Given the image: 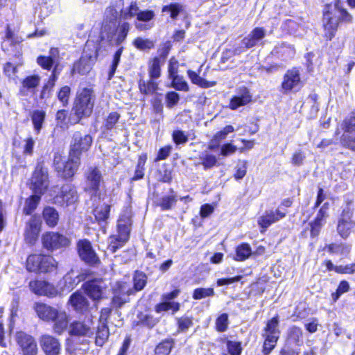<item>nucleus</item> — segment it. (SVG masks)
Returning <instances> with one entry per match:
<instances>
[{"label": "nucleus", "mask_w": 355, "mask_h": 355, "mask_svg": "<svg viewBox=\"0 0 355 355\" xmlns=\"http://www.w3.org/2000/svg\"><path fill=\"white\" fill-rule=\"evenodd\" d=\"M40 272H48L55 271L58 268V262L52 256L42 255Z\"/></svg>", "instance_id": "nucleus-38"}, {"label": "nucleus", "mask_w": 355, "mask_h": 355, "mask_svg": "<svg viewBox=\"0 0 355 355\" xmlns=\"http://www.w3.org/2000/svg\"><path fill=\"white\" fill-rule=\"evenodd\" d=\"M355 227V220L353 219V211L347 207L343 209L337 225L338 234L344 239L349 236L352 230Z\"/></svg>", "instance_id": "nucleus-11"}, {"label": "nucleus", "mask_w": 355, "mask_h": 355, "mask_svg": "<svg viewBox=\"0 0 355 355\" xmlns=\"http://www.w3.org/2000/svg\"><path fill=\"white\" fill-rule=\"evenodd\" d=\"M41 347L46 355H59L60 344L54 337L44 335L40 340Z\"/></svg>", "instance_id": "nucleus-21"}, {"label": "nucleus", "mask_w": 355, "mask_h": 355, "mask_svg": "<svg viewBox=\"0 0 355 355\" xmlns=\"http://www.w3.org/2000/svg\"><path fill=\"white\" fill-rule=\"evenodd\" d=\"M187 74L191 81L197 85L202 87L207 88L213 87L216 85L215 82H208L206 80L202 78L197 73L193 71L188 70Z\"/></svg>", "instance_id": "nucleus-40"}, {"label": "nucleus", "mask_w": 355, "mask_h": 355, "mask_svg": "<svg viewBox=\"0 0 355 355\" xmlns=\"http://www.w3.org/2000/svg\"><path fill=\"white\" fill-rule=\"evenodd\" d=\"M112 304L116 308H121L127 302L129 295L133 293L130 286L125 282H118L113 287Z\"/></svg>", "instance_id": "nucleus-13"}, {"label": "nucleus", "mask_w": 355, "mask_h": 355, "mask_svg": "<svg viewBox=\"0 0 355 355\" xmlns=\"http://www.w3.org/2000/svg\"><path fill=\"white\" fill-rule=\"evenodd\" d=\"M110 211V205L103 204L97 206L94 209V215L96 220L99 223H106L109 218Z\"/></svg>", "instance_id": "nucleus-35"}, {"label": "nucleus", "mask_w": 355, "mask_h": 355, "mask_svg": "<svg viewBox=\"0 0 355 355\" xmlns=\"http://www.w3.org/2000/svg\"><path fill=\"white\" fill-rule=\"evenodd\" d=\"M31 118L34 130L39 134L46 118V112L43 110H34L31 113Z\"/></svg>", "instance_id": "nucleus-31"}, {"label": "nucleus", "mask_w": 355, "mask_h": 355, "mask_svg": "<svg viewBox=\"0 0 355 355\" xmlns=\"http://www.w3.org/2000/svg\"><path fill=\"white\" fill-rule=\"evenodd\" d=\"M173 347V340H165L160 343L155 348L157 355H168Z\"/></svg>", "instance_id": "nucleus-46"}, {"label": "nucleus", "mask_w": 355, "mask_h": 355, "mask_svg": "<svg viewBox=\"0 0 355 355\" xmlns=\"http://www.w3.org/2000/svg\"><path fill=\"white\" fill-rule=\"evenodd\" d=\"M49 185L48 170L42 164H38L33 173L30 189L34 193L43 195Z\"/></svg>", "instance_id": "nucleus-6"}, {"label": "nucleus", "mask_w": 355, "mask_h": 355, "mask_svg": "<svg viewBox=\"0 0 355 355\" xmlns=\"http://www.w3.org/2000/svg\"><path fill=\"white\" fill-rule=\"evenodd\" d=\"M180 294V290L175 289L172 292L163 296V302L157 306L156 311H179L180 305L179 303L173 301Z\"/></svg>", "instance_id": "nucleus-22"}, {"label": "nucleus", "mask_w": 355, "mask_h": 355, "mask_svg": "<svg viewBox=\"0 0 355 355\" xmlns=\"http://www.w3.org/2000/svg\"><path fill=\"white\" fill-rule=\"evenodd\" d=\"M42 260V254L30 255L26 260V268L31 272H40Z\"/></svg>", "instance_id": "nucleus-37"}, {"label": "nucleus", "mask_w": 355, "mask_h": 355, "mask_svg": "<svg viewBox=\"0 0 355 355\" xmlns=\"http://www.w3.org/2000/svg\"><path fill=\"white\" fill-rule=\"evenodd\" d=\"M279 319L277 316L268 320L262 334L264 338L263 352L265 355L269 354L276 346L279 338L280 331L278 328Z\"/></svg>", "instance_id": "nucleus-5"}, {"label": "nucleus", "mask_w": 355, "mask_h": 355, "mask_svg": "<svg viewBox=\"0 0 355 355\" xmlns=\"http://www.w3.org/2000/svg\"><path fill=\"white\" fill-rule=\"evenodd\" d=\"M286 214V210H282L281 207L277 209L266 211L265 213L259 218V225L266 230L272 223L279 221L285 217Z\"/></svg>", "instance_id": "nucleus-15"}, {"label": "nucleus", "mask_w": 355, "mask_h": 355, "mask_svg": "<svg viewBox=\"0 0 355 355\" xmlns=\"http://www.w3.org/2000/svg\"><path fill=\"white\" fill-rule=\"evenodd\" d=\"M120 118V114L116 112H110L105 118L104 122V127L107 130L112 129Z\"/></svg>", "instance_id": "nucleus-52"}, {"label": "nucleus", "mask_w": 355, "mask_h": 355, "mask_svg": "<svg viewBox=\"0 0 355 355\" xmlns=\"http://www.w3.org/2000/svg\"><path fill=\"white\" fill-rule=\"evenodd\" d=\"M133 44L137 49L141 51L149 50L154 47V42L152 40L140 37L134 40Z\"/></svg>", "instance_id": "nucleus-50"}, {"label": "nucleus", "mask_w": 355, "mask_h": 355, "mask_svg": "<svg viewBox=\"0 0 355 355\" xmlns=\"http://www.w3.org/2000/svg\"><path fill=\"white\" fill-rule=\"evenodd\" d=\"M80 164V159L69 153L67 159L60 154H55L53 166L58 175L64 179H69L76 174Z\"/></svg>", "instance_id": "nucleus-4"}, {"label": "nucleus", "mask_w": 355, "mask_h": 355, "mask_svg": "<svg viewBox=\"0 0 355 355\" xmlns=\"http://www.w3.org/2000/svg\"><path fill=\"white\" fill-rule=\"evenodd\" d=\"M214 295V290L211 288H196L193 294V297L196 300H200Z\"/></svg>", "instance_id": "nucleus-56"}, {"label": "nucleus", "mask_w": 355, "mask_h": 355, "mask_svg": "<svg viewBox=\"0 0 355 355\" xmlns=\"http://www.w3.org/2000/svg\"><path fill=\"white\" fill-rule=\"evenodd\" d=\"M132 319L134 326L142 324L149 327H153L158 321V318H155L150 312H137L136 318L135 313H132Z\"/></svg>", "instance_id": "nucleus-25"}, {"label": "nucleus", "mask_w": 355, "mask_h": 355, "mask_svg": "<svg viewBox=\"0 0 355 355\" xmlns=\"http://www.w3.org/2000/svg\"><path fill=\"white\" fill-rule=\"evenodd\" d=\"M226 343L228 353L230 355H241L242 348L239 342L227 340Z\"/></svg>", "instance_id": "nucleus-57"}, {"label": "nucleus", "mask_w": 355, "mask_h": 355, "mask_svg": "<svg viewBox=\"0 0 355 355\" xmlns=\"http://www.w3.org/2000/svg\"><path fill=\"white\" fill-rule=\"evenodd\" d=\"M300 83V77L299 70L294 68L287 71L285 73L282 87L285 92H288L297 87Z\"/></svg>", "instance_id": "nucleus-23"}, {"label": "nucleus", "mask_w": 355, "mask_h": 355, "mask_svg": "<svg viewBox=\"0 0 355 355\" xmlns=\"http://www.w3.org/2000/svg\"><path fill=\"white\" fill-rule=\"evenodd\" d=\"M71 94V89L69 86H64L61 87L58 93V98L62 103L63 106H67L69 103V99Z\"/></svg>", "instance_id": "nucleus-55"}, {"label": "nucleus", "mask_w": 355, "mask_h": 355, "mask_svg": "<svg viewBox=\"0 0 355 355\" xmlns=\"http://www.w3.org/2000/svg\"><path fill=\"white\" fill-rule=\"evenodd\" d=\"M46 282L45 281L39 280L31 281L29 283V287L31 290L35 294L42 295L44 293L42 291L44 289V286L46 285Z\"/></svg>", "instance_id": "nucleus-58"}, {"label": "nucleus", "mask_w": 355, "mask_h": 355, "mask_svg": "<svg viewBox=\"0 0 355 355\" xmlns=\"http://www.w3.org/2000/svg\"><path fill=\"white\" fill-rule=\"evenodd\" d=\"M42 241L44 248L49 251L67 248L70 245V240L66 236L54 232L44 234Z\"/></svg>", "instance_id": "nucleus-7"}, {"label": "nucleus", "mask_w": 355, "mask_h": 355, "mask_svg": "<svg viewBox=\"0 0 355 355\" xmlns=\"http://www.w3.org/2000/svg\"><path fill=\"white\" fill-rule=\"evenodd\" d=\"M133 281L135 290L141 291L146 286L147 277L144 272L137 271L135 273Z\"/></svg>", "instance_id": "nucleus-49"}, {"label": "nucleus", "mask_w": 355, "mask_h": 355, "mask_svg": "<svg viewBox=\"0 0 355 355\" xmlns=\"http://www.w3.org/2000/svg\"><path fill=\"white\" fill-rule=\"evenodd\" d=\"M183 10L182 5L175 3H171L167 6H164L162 8V12H166L168 13L171 18L175 19L178 15L180 14V12H182Z\"/></svg>", "instance_id": "nucleus-47"}, {"label": "nucleus", "mask_w": 355, "mask_h": 355, "mask_svg": "<svg viewBox=\"0 0 355 355\" xmlns=\"http://www.w3.org/2000/svg\"><path fill=\"white\" fill-rule=\"evenodd\" d=\"M236 252V260L242 261L250 256L252 250L250 246L248 243H242L237 247Z\"/></svg>", "instance_id": "nucleus-44"}, {"label": "nucleus", "mask_w": 355, "mask_h": 355, "mask_svg": "<svg viewBox=\"0 0 355 355\" xmlns=\"http://www.w3.org/2000/svg\"><path fill=\"white\" fill-rule=\"evenodd\" d=\"M130 211L127 209L125 214H121L118 220L117 235L110 238L108 250L114 253L117 249L122 247L129 239L130 226Z\"/></svg>", "instance_id": "nucleus-3"}, {"label": "nucleus", "mask_w": 355, "mask_h": 355, "mask_svg": "<svg viewBox=\"0 0 355 355\" xmlns=\"http://www.w3.org/2000/svg\"><path fill=\"white\" fill-rule=\"evenodd\" d=\"M41 196L42 195L37 193H34V195L31 196L26 200L25 207L24 208V211H25L26 214H29L36 209L40 201Z\"/></svg>", "instance_id": "nucleus-42"}, {"label": "nucleus", "mask_w": 355, "mask_h": 355, "mask_svg": "<svg viewBox=\"0 0 355 355\" xmlns=\"http://www.w3.org/2000/svg\"><path fill=\"white\" fill-rule=\"evenodd\" d=\"M38 317L45 321L54 322V331L60 334L68 324L66 312H37Z\"/></svg>", "instance_id": "nucleus-10"}, {"label": "nucleus", "mask_w": 355, "mask_h": 355, "mask_svg": "<svg viewBox=\"0 0 355 355\" xmlns=\"http://www.w3.org/2000/svg\"><path fill=\"white\" fill-rule=\"evenodd\" d=\"M116 10L113 7L107 8L105 12V17L99 35L101 42L106 41L112 45H119L125 40L130 30V24L128 22L121 24L114 37L116 30Z\"/></svg>", "instance_id": "nucleus-1"}, {"label": "nucleus", "mask_w": 355, "mask_h": 355, "mask_svg": "<svg viewBox=\"0 0 355 355\" xmlns=\"http://www.w3.org/2000/svg\"><path fill=\"white\" fill-rule=\"evenodd\" d=\"M325 248L331 254H340L347 257L351 252L352 245L347 243H331L327 245Z\"/></svg>", "instance_id": "nucleus-30"}, {"label": "nucleus", "mask_w": 355, "mask_h": 355, "mask_svg": "<svg viewBox=\"0 0 355 355\" xmlns=\"http://www.w3.org/2000/svg\"><path fill=\"white\" fill-rule=\"evenodd\" d=\"M146 155L140 156L132 178L133 180H138L143 178L144 175V165L146 160Z\"/></svg>", "instance_id": "nucleus-51"}, {"label": "nucleus", "mask_w": 355, "mask_h": 355, "mask_svg": "<svg viewBox=\"0 0 355 355\" xmlns=\"http://www.w3.org/2000/svg\"><path fill=\"white\" fill-rule=\"evenodd\" d=\"M122 51H123V47H121L114 53L113 62H112V64L111 66L110 71L109 72V78H108L109 79L112 78V77L113 76V75L116 69V67L120 61Z\"/></svg>", "instance_id": "nucleus-62"}, {"label": "nucleus", "mask_w": 355, "mask_h": 355, "mask_svg": "<svg viewBox=\"0 0 355 355\" xmlns=\"http://www.w3.org/2000/svg\"><path fill=\"white\" fill-rule=\"evenodd\" d=\"M198 164L202 165L205 169L211 168L217 163L216 157L207 150H205L200 154Z\"/></svg>", "instance_id": "nucleus-34"}, {"label": "nucleus", "mask_w": 355, "mask_h": 355, "mask_svg": "<svg viewBox=\"0 0 355 355\" xmlns=\"http://www.w3.org/2000/svg\"><path fill=\"white\" fill-rule=\"evenodd\" d=\"M110 333L107 327L102 323L98 327L95 343L97 346L102 347L107 340Z\"/></svg>", "instance_id": "nucleus-39"}, {"label": "nucleus", "mask_w": 355, "mask_h": 355, "mask_svg": "<svg viewBox=\"0 0 355 355\" xmlns=\"http://www.w3.org/2000/svg\"><path fill=\"white\" fill-rule=\"evenodd\" d=\"M95 95L91 87H84L78 92L74 101L72 112L76 116L74 123H78L82 118L89 116L93 110Z\"/></svg>", "instance_id": "nucleus-2"}, {"label": "nucleus", "mask_w": 355, "mask_h": 355, "mask_svg": "<svg viewBox=\"0 0 355 355\" xmlns=\"http://www.w3.org/2000/svg\"><path fill=\"white\" fill-rule=\"evenodd\" d=\"M176 202L175 197L174 196H168L162 197L159 202V206L162 210H168L172 208Z\"/></svg>", "instance_id": "nucleus-54"}, {"label": "nucleus", "mask_w": 355, "mask_h": 355, "mask_svg": "<svg viewBox=\"0 0 355 355\" xmlns=\"http://www.w3.org/2000/svg\"><path fill=\"white\" fill-rule=\"evenodd\" d=\"M252 101V95L245 87H239L236 94L232 98L230 102V108L234 110L241 106L248 104Z\"/></svg>", "instance_id": "nucleus-18"}, {"label": "nucleus", "mask_w": 355, "mask_h": 355, "mask_svg": "<svg viewBox=\"0 0 355 355\" xmlns=\"http://www.w3.org/2000/svg\"><path fill=\"white\" fill-rule=\"evenodd\" d=\"M41 78L39 75L34 74L28 76L24 79V89L35 96L36 87L40 85Z\"/></svg>", "instance_id": "nucleus-33"}, {"label": "nucleus", "mask_w": 355, "mask_h": 355, "mask_svg": "<svg viewBox=\"0 0 355 355\" xmlns=\"http://www.w3.org/2000/svg\"><path fill=\"white\" fill-rule=\"evenodd\" d=\"M349 290V284L345 281H341L338 286V288L336 293H332V297L334 300H336L339 298V297L343 293H347Z\"/></svg>", "instance_id": "nucleus-60"}, {"label": "nucleus", "mask_w": 355, "mask_h": 355, "mask_svg": "<svg viewBox=\"0 0 355 355\" xmlns=\"http://www.w3.org/2000/svg\"><path fill=\"white\" fill-rule=\"evenodd\" d=\"M78 250L80 258L86 263L94 264L98 261V257L89 241H79L78 243Z\"/></svg>", "instance_id": "nucleus-17"}, {"label": "nucleus", "mask_w": 355, "mask_h": 355, "mask_svg": "<svg viewBox=\"0 0 355 355\" xmlns=\"http://www.w3.org/2000/svg\"><path fill=\"white\" fill-rule=\"evenodd\" d=\"M139 87L140 91L146 94H153L158 88L157 83L154 81V79L151 78L147 83L143 80H140Z\"/></svg>", "instance_id": "nucleus-45"}, {"label": "nucleus", "mask_w": 355, "mask_h": 355, "mask_svg": "<svg viewBox=\"0 0 355 355\" xmlns=\"http://www.w3.org/2000/svg\"><path fill=\"white\" fill-rule=\"evenodd\" d=\"M41 227L40 216H33L27 223L26 227V240L28 243H33L38 238Z\"/></svg>", "instance_id": "nucleus-19"}, {"label": "nucleus", "mask_w": 355, "mask_h": 355, "mask_svg": "<svg viewBox=\"0 0 355 355\" xmlns=\"http://www.w3.org/2000/svg\"><path fill=\"white\" fill-rule=\"evenodd\" d=\"M344 132L342 135L340 141V144L355 151V116H352L345 119L342 123Z\"/></svg>", "instance_id": "nucleus-9"}, {"label": "nucleus", "mask_w": 355, "mask_h": 355, "mask_svg": "<svg viewBox=\"0 0 355 355\" xmlns=\"http://www.w3.org/2000/svg\"><path fill=\"white\" fill-rule=\"evenodd\" d=\"M69 304L75 311H86L89 305L87 298L80 291H76L71 295Z\"/></svg>", "instance_id": "nucleus-26"}, {"label": "nucleus", "mask_w": 355, "mask_h": 355, "mask_svg": "<svg viewBox=\"0 0 355 355\" xmlns=\"http://www.w3.org/2000/svg\"><path fill=\"white\" fill-rule=\"evenodd\" d=\"M323 26L324 37L331 40L337 31L338 20L329 10L324 12Z\"/></svg>", "instance_id": "nucleus-20"}, {"label": "nucleus", "mask_w": 355, "mask_h": 355, "mask_svg": "<svg viewBox=\"0 0 355 355\" xmlns=\"http://www.w3.org/2000/svg\"><path fill=\"white\" fill-rule=\"evenodd\" d=\"M37 64L41 66L43 69L46 70H50L54 64L53 58L52 57H46V56H39L37 58Z\"/></svg>", "instance_id": "nucleus-61"}, {"label": "nucleus", "mask_w": 355, "mask_h": 355, "mask_svg": "<svg viewBox=\"0 0 355 355\" xmlns=\"http://www.w3.org/2000/svg\"><path fill=\"white\" fill-rule=\"evenodd\" d=\"M102 282L100 280H92L84 284L83 288L87 295L94 300L101 298L102 295Z\"/></svg>", "instance_id": "nucleus-27"}, {"label": "nucleus", "mask_w": 355, "mask_h": 355, "mask_svg": "<svg viewBox=\"0 0 355 355\" xmlns=\"http://www.w3.org/2000/svg\"><path fill=\"white\" fill-rule=\"evenodd\" d=\"M190 135L189 132L176 129L173 131L172 139L176 145L184 144L188 141Z\"/></svg>", "instance_id": "nucleus-43"}, {"label": "nucleus", "mask_w": 355, "mask_h": 355, "mask_svg": "<svg viewBox=\"0 0 355 355\" xmlns=\"http://www.w3.org/2000/svg\"><path fill=\"white\" fill-rule=\"evenodd\" d=\"M43 218L48 226L53 227L58 224L59 215L55 208L46 207L43 210Z\"/></svg>", "instance_id": "nucleus-29"}, {"label": "nucleus", "mask_w": 355, "mask_h": 355, "mask_svg": "<svg viewBox=\"0 0 355 355\" xmlns=\"http://www.w3.org/2000/svg\"><path fill=\"white\" fill-rule=\"evenodd\" d=\"M162 64L161 59L158 57H155L149 61L148 73L151 79H157L160 76Z\"/></svg>", "instance_id": "nucleus-36"}, {"label": "nucleus", "mask_w": 355, "mask_h": 355, "mask_svg": "<svg viewBox=\"0 0 355 355\" xmlns=\"http://www.w3.org/2000/svg\"><path fill=\"white\" fill-rule=\"evenodd\" d=\"M228 317L226 313L222 314L216 320V329L219 331H224L227 328L228 324Z\"/></svg>", "instance_id": "nucleus-63"}, {"label": "nucleus", "mask_w": 355, "mask_h": 355, "mask_svg": "<svg viewBox=\"0 0 355 355\" xmlns=\"http://www.w3.org/2000/svg\"><path fill=\"white\" fill-rule=\"evenodd\" d=\"M178 67H179V63L178 61L174 58H172L169 60L168 62V77L170 79L173 78V77L178 76Z\"/></svg>", "instance_id": "nucleus-59"}, {"label": "nucleus", "mask_w": 355, "mask_h": 355, "mask_svg": "<svg viewBox=\"0 0 355 355\" xmlns=\"http://www.w3.org/2000/svg\"><path fill=\"white\" fill-rule=\"evenodd\" d=\"M5 74L10 79L12 80L16 84L18 83H22V80L17 75L18 69L11 62H7L3 67Z\"/></svg>", "instance_id": "nucleus-41"}, {"label": "nucleus", "mask_w": 355, "mask_h": 355, "mask_svg": "<svg viewBox=\"0 0 355 355\" xmlns=\"http://www.w3.org/2000/svg\"><path fill=\"white\" fill-rule=\"evenodd\" d=\"M266 36V30L263 28H254L249 35L244 37L242 43L247 49L252 48L259 44V42Z\"/></svg>", "instance_id": "nucleus-24"}, {"label": "nucleus", "mask_w": 355, "mask_h": 355, "mask_svg": "<svg viewBox=\"0 0 355 355\" xmlns=\"http://www.w3.org/2000/svg\"><path fill=\"white\" fill-rule=\"evenodd\" d=\"M172 86L180 91L187 92L189 90V86L186 80L182 76H176L171 78Z\"/></svg>", "instance_id": "nucleus-53"}, {"label": "nucleus", "mask_w": 355, "mask_h": 355, "mask_svg": "<svg viewBox=\"0 0 355 355\" xmlns=\"http://www.w3.org/2000/svg\"><path fill=\"white\" fill-rule=\"evenodd\" d=\"M96 52L92 53L85 51L80 60L73 64V73H78L83 75L87 73L96 61Z\"/></svg>", "instance_id": "nucleus-14"}, {"label": "nucleus", "mask_w": 355, "mask_h": 355, "mask_svg": "<svg viewBox=\"0 0 355 355\" xmlns=\"http://www.w3.org/2000/svg\"><path fill=\"white\" fill-rule=\"evenodd\" d=\"M69 333L78 336H90L93 334L92 329L88 322H74L70 325Z\"/></svg>", "instance_id": "nucleus-28"}, {"label": "nucleus", "mask_w": 355, "mask_h": 355, "mask_svg": "<svg viewBox=\"0 0 355 355\" xmlns=\"http://www.w3.org/2000/svg\"><path fill=\"white\" fill-rule=\"evenodd\" d=\"M92 144V137L89 135L76 132L72 137L69 153L80 159L82 153L87 151Z\"/></svg>", "instance_id": "nucleus-8"}, {"label": "nucleus", "mask_w": 355, "mask_h": 355, "mask_svg": "<svg viewBox=\"0 0 355 355\" xmlns=\"http://www.w3.org/2000/svg\"><path fill=\"white\" fill-rule=\"evenodd\" d=\"M86 185L85 190L96 191L102 181V175L100 170L96 166H90L85 172Z\"/></svg>", "instance_id": "nucleus-16"}, {"label": "nucleus", "mask_w": 355, "mask_h": 355, "mask_svg": "<svg viewBox=\"0 0 355 355\" xmlns=\"http://www.w3.org/2000/svg\"><path fill=\"white\" fill-rule=\"evenodd\" d=\"M247 173V162L245 161L239 162L236 166V171L234 178L236 180L242 179Z\"/></svg>", "instance_id": "nucleus-64"}, {"label": "nucleus", "mask_w": 355, "mask_h": 355, "mask_svg": "<svg viewBox=\"0 0 355 355\" xmlns=\"http://www.w3.org/2000/svg\"><path fill=\"white\" fill-rule=\"evenodd\" d=\"M38 347L35 338L29 335L24 336V355H37Z\"/></svg>", "instance_id": "nucleus-32"}, {"label": "nucleus", "mask_w": 355, "mask_h": 355, "mask_svg": "<svg viewBox=\"0 0 355 355\" xmlns=\"http://www.w3.org/2000/svg\"><path fill=\"white\" fill-rule=\"evenodd\" d=\"M140 10L135 2L132 3L129 7L121 11V16L123 19H128L134 17H138Z\"/></svg>", "instance_id": "nucleus-48"}, {"label": "nucleus", "mask_w": 355, "mask_h": 355, "mask_svg": "<svg viewBox=\"0 0 355 355\" xmlns=\"http://www.w3.org/2000/svg\"><path fill=\"white\" fill-rule=\"evenodd\" d=\"M78 196L74 186L67 184L61 187L60 193L54 198V202L62 206L73 205L78 201Z\"/></svg>", "instance_id": "nucleus-12"}]
</instances>
